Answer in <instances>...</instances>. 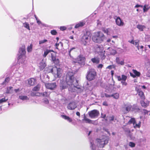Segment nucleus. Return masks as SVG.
<instances>
[{
    "instance_id": "obj_3",
    "label": "nucleus",
    "mask_w": 150,
    "mask_h": 150,
    "mask_svg": "<svg viewBox=\"0 0 150 150\" xmlns=\"http://www.w3.org/2000/svg\"><path fill=\"white\" fill-rule=\"evenodd\" d=\"M25 47L24 46H22L19 49L17 57L18 62L21 64L25 63Z\"/></svg>"
},
{
    "instance_id": "obj_19",
    "label": "nucleus",
    "mask_w": 150,
    "mask_h": 150,
    "mask_svg": "<svg viewBox=\"0 0 150 150\" xmlns=\"http://www.w3.org/2000/svg\"><path fill=\"white\" fill-rule=\"evenodd\" d=\"M95 50L97 52H102L103 48L102 45H97L95 47Z\"/></svg>"
},
{
    "instance_id": "obj_35",
    "label": "nucleus",
    "mask_w": 150,
    "mask_h": 150,
    "mask_svg": "<svg viewBox=\"0 0 150 150\" xmlns=\"http://www.w3.org/2000/svg\"><path fill=\"white\" fill-rule=\"evenodd\" d=\"M23 25L24 27L26 28L28 30H30L29 25L28 23L25 22L23 23Z\"/></svg>"
},
{
    "instance_id": "obj_14",
    "label": "nucleus",
    "mask_w": 150,
    "mask_h": 150,
    "mask_svg": "<svg viewBox=\"0 0 150 150\" xmlns=\"http://www.w3.org/2000/svg\"><path fill=\"white\" fill-rule=\"evenodd\" d=\"M116 23L119 26H123L124 25V23L120 17H117L115 19Z\"/></svg>"
},
{
    "instance_id": "obj_24",
    "label": "nucleus",
    "mask_w": 150,
    "mask_h": 150,
    "mask_svg": "<svg viewBox=\"0 0 150 150\" xmlns=\"http://www.w3.org/2000/svg\"><path fill=\"white\" fill-rule=\"evenodd\" d=\"M91 61L94 63L98 64L100 62V59L97 57H95L92 58Z\"/></svg>"
},
{
    "instance_id": "obj_51",
    "label": "nucleus",
    "mask_w": 150,
    "mask_h": 150,
    "mask_svg": "<svg viewBox=\"0 0 150 150\" xmlns=\"http://www.w3.org/2000/svg\"><path fill=\"white\" fill-rule=\"evenodd\" d=\"M51 58H52V60L53 61H54L55 60V56L53 54H52V53L51 54Z\"/></svg>"
},
{
    "instance_id": "obj_9",
    "label": "nucleus",
    "mask_w": 150,
    "mask_h": 150,
    "mask_svg": "<svg viewBox=\"0 0 150 150\" xmlns=\"http://www.w3.org/2000/svg\"><path fill=\"white\" fill-rule=\"evenodd\" d=\"M85 60V58L82 55H80L73 61L74 63H78L81 65H84Z\"/></svg>"
},
{
    "instance_id": "obj_60",
    "label": "nucleus",
    "mask_w": 150,
    "mask_h": 150,
    "mask_svg": "<svg viewBox=\"0 0 150 150\" xmlns=\"http://www.w3.org/2000/svg\"><path fill=\"white\" fill-rule=\"evenodd\" d=\"M21 90L19 88L16 89H14V91L16 93H17L18 92L20 91Z\"/></svg>"
},
{
    "instance_id": "obj_64",
    "label": "nucleus",
    "mask_w": 150,
    "mask_h": 150,
    "mask_svg": "<svg viewBox=\"0 0 150 150\" xmlns=\"http://www.w3.org/2000/svg\"><path fill=\"white\" fill-rule=\"evenodd\" d=\"M59 43H56L55 44V46L57 49V47L59 46Z\"/></svg>"
},
{
    "instance_id": "obj_53",
    "label": "nucleus",
    "mask_w": 150,
    "mask_h": 150,
    "mask_svg": "<svg viewBox=\"0 0 150 150\" xmlns=\"http://www.w3.org/2000/svg\"><path fill=\"white\" fill-rule=\"evenodd\" d=\"M37 21V23H38V25L41 24L42 25V23L41 21L38 19H37L36 20Z\"/></svg>"
},
{
    "instance_id": "obj_42",
    "label": "nucleus",
    "mask_w": 150,
    "mask_h": 150,
    "mask_svg": "<svg viewBox=\"0 0 150 150\" xmlns=\"http://www.w3.org/2000/svg\"><path fill=\"white\" fill-rule=\"evenodd\" d=\"M128 145L130 147L133 148L135 146L136 144L135 143L132 142H129Z\"/></svg>"
},
{
    "instance_id": "obj_49",
    "label": "nucleus",
    "mask_w": 150,
    "mask_h": 150,
    "mask_svg": "<svg viewBox=\"0 0 150 150\" xmlns=\"http://www.w3.org/2000/svg\"><path fill=\"white\" fill-rule=\"evenodd\" d=\"M8 99H5V98H3L2 99L0 100V103H1L3 102H6Z\"/></svg>"
},
{
    "instance_id": "obj_26",
    "label": "nucleus",
    "mask_w": 150,
    "mask_h": 150,
    "mask_svg": "<svg viewBox=\"0 0 150 150\" xmlns=\"http://www.w3.org/2000/svg\"><path fill=\"white\" fill-rule=\"evenodd\" d=\"M13 87L12 86L7 87L6 90V93L7 94L12 93L13 91Z\"/></svg>"
},
{
    "instance_id": "obj_20",
    "label": "nucleus",
    "mask_w": 150,
    "mask_h": 150,
    "mask_svg": "<svg viewBox=\"0 0 150 150\" xmlns=\"http://www.w3.org/2000/svg\"><path fill=\"white\" fill-rule=\"evenodd\" d=\"M46 66L45 62L42 60L39 64L38 66L40 70H42Z\"/></svg>"
},
{
    "instance_id": "obj_58",
    "label": "nucleus",
    "mask_w": 150,
    "mask_h": 150,
    "mask_svg": "<svg viewBox=\"0 0 150 150\" xmlns=\"http://www.w3.org/2000/svg\"><path fill=\"white\" fill-rule=\"evenodd\" d=\"M103 105H105V106H108V104L107 103L106 101L104 102L103 103Z\"/></svg>"
},
{
    "instance_id": "obj_46",
    "label": "nucleus",
    "mask_w": 150,
    "mask_h": 150,
    "mask_svg": "<svg viewBox=\"0 0 150 150\" xmlns=\"http://www.w3.org/2000/svg\"><path fill=\"white\" fill-rule=\"evenodd\" d=\"M49 93L46 91L42 93V95L45 97H48L49 96Z\"/></svg>"
},
{
    "instance_id": "obj_15",
    "label": "nucleus",
    "mask_w": 150,
    "mask_h": 150,
    "mask_svg": "<svg viewBox=\"0 0 150 150\" xmlns=\"http://www.w3.org/2000/svg\"><path fill=\"white\" fill-rule=\"evenodd\" d=\"M49 78L50 77L49 76L46 74H44L40 76V79L45 84V83H47L46 82L49 81Z\"/></svg>"
},
{
    "instance_id": "obj_33",
    "label": "nucleus",
    "mask_w": 150,
    "mask_h": 150,
    "mask_svg": "<svg viewBox=\"0 0 150 150\" xmlns=\"http://www.w3.org/2000/svg\"><path fill=\"white\" fill-rule=\"evenodd\" d=\"M108 119L109 121L110 122H111L112 121L115 122V121L116 120V118H115V116L113 115L109 116L108 117Z\"/></svg>"
},
{
    "instance_id": "obj_39",
    "label": "nucleus",
    "mask_w": 150,
    "mask_h": 150,
    "mask_svg": "<svg viewBox=\"0 0 150 150\" xmlns=\"http://www.w3.org/2000/svg\"><path fill=\"white\" fill-rule=\"evenodd\" d=\"M33 48V45L32 44H31L30 45L28 46L27 47V51L29 52H31Z\"/></svg>"
},
{
    "instance_id": "obj_11",
    "label": "nucleus",
    "mask_w": 150,
    "mask_h": 150,
    "mask_svg": "<svg viewBox=\"0 0 150 150\" xmlns=\"http://www.w3.org/2000/svg\"><path fill=\"white\" fill-rule=\"evenodd\" d=\"M132 105L129 103H127L124 104L122 108L123 111L125 113H128L130 111H131Z\"/></svg>"
},
{
    "instance_id": "obj_45",
    "label": "nucleus",
    "mask_w": 150,
    "mask_h": 150,
    "mask_svg": "<svg viewBox=\"0 0 150 150\" xmlns=\"http://www.w3.org/2000/svg\"><path fill=\"white\" fill-rule=\"evenodd\" d=\"M59 28L61 30L63 31L66 30L67 29V28L65 26H61Z\"/></svg>"
},
{
    "instance_id": "obj_43",
    "label": "nucleus",
    "mask_w": 150,
    "mask_h": 150,
    "mask_svg": "<svg viewBox=\"0 0 150 150\" xmlns=\"http://www.w3.org/2000/svg\"><path fill=\"white\" fill-rule=\"evenodd\" d=\"M139 41H134V43L133 44L134 45H136V47H137L138 50L139 49V45L138 44V42Z\"/></svg>"
},
{
    "instance_id": "obj_37",
    "label": "nucleus",
    "mask_w": 150,
    "mask_h": 150,
    "mask_svg": "<svg viewBox=\"0 0 150 150\" xmlns=\"http://www.w3.org/2000/svg\"><path fill=\"white\" fill-rule=\"evenodd\" d=\"M132 71L136 77H138L140 76V74L139 72L134 69H133Z\"/></svg>"
},
{
    "instance_id": "obj_1",
    "label": "nucleus",
    "mask_w": 150,
    "mask_h": 150,
    "mask_svg": "<svg viewBox=\"0 0 150 150\" xmlns=\"http://www.w3.org/2000/svg\"><path fill=\"white\" fill-rule=\"evenodd\" d=\"M74 71H69L67 74L66 81L63 79L60 80V87L61 89H64L69 87V91L74 92L77 89H80L78 85V81L74 77Z\"/></svg>"
},
{
    "instance_id": "obj_32",
    "label": "nucleus",
    "mask_w": 150,
    "mask_h": 150,
    "mask_svg": "<svg viewBox=\"0 0 150 150\" xmlns=\"http://www.w3.org/2000/svg\"><path fill=\"white\" fill-rule=\"evenodd\" d=\"M137 28L140 31H143L144 29L145 28V26L144 25H138L137 26Z\"/></svg>"
},
{
    "instance_id": "obj_52",
    "label": "nucleus",
    "mask_w": 150,
    "mask_h": 150,
    "mask_svg": "<svg viewBox=\"0 0 150 150\" xmlns=\"http://www.w3.org/2000/svg\"><path fill=\"white\" fill-rule=\"evenodd\" d=\"M44 103L45 104H47L49 103V101L46 98L44 99Z\"/></svg>"
},
{
    "instance_id": "obj_29",
    "label": "nucleus",
    "mask_w": 150,
    "mask_h": 150,
    "mask_svg": "<svg viewBox=\"0 0 150 150\" xmlns=\"http://www.w3.org/2000/svg\"><path fill=\"white\" fill-rule=\"evenodd\" d=\"M83 120H85V122L86 123L94 124V122L86 118L85 116H84V119Z\"/></svg>"
},
{
    "instance_id": "obj_59",
    "label": "nucleus",
    "mask_w": 150,
    "mask_h": 150,
    "mask_svg": "<svg viewBox=\"0 0 150 150\" xmlns=\"http://www.w3.org/2000/svg\"><path fill=\"white\" fill-rule=\"evenodd\" d=\"M97 25L98 26L101 25V22L99 20H98L97 21Z\"/></svg>"
},
{
    "instance_id": "obj_13",
    "label": "nucleus",
    "mask_w": 150,
    "mask_h": 150,
    "mask_svg": "<svg viewBox=\"0 0 150 150\" xmlns=\"http://www.w3.org/2000/svg\"><path fill=\"white\" fill-rule=\"evenodd\" d=\"M45 85L47 88L51 90H54L57 86L56 83L55 82L45 83Z\"/></svg>"
},
{
    "instance_id": "obj_7",
    "label": "nucleus",
    "mask_w": 150,
    "mask_h": 150,
    "mask_svg": "<svg viewBox=\"0 0 150 150\" xmlns=\"http://www.w3.org/2000/svg\"><path fill=\"white\" fill-rule=\"evenodd\" d=\"M131 124H133V127L135 129L139 128L141 126V121H136L134 118H131L127 123L128 125Z\"/></svg>"
},
{
    "instance_id": "obj_40",
    "label": "nucleus",
    "mask_w": 150,
    "mask_h": 150,
    "mask_svg": "<svg viewBox=\"0 0 150 150\" xmlns=\"http://www.w3.org/2000/svg\"><path fill=\"white\" fill-rule=\"evenodd\" d=\"M111 96H112V97H113L114 98L117 99L118 98L119 95V93H116L111 95Z\"/></svg>"
},
{
    "instance_id": "obj_6",
    "label": "nucleus",
    "mask_w": 150,
    "mask_h": 150,
    "mask_svg": "<svg viewBox=\"0 0 150 150\" xmlns=\"http://www.w3.org/2000/svg\"><path fill=\"white\" fill-rule=\"evenodd\" d=\"M96 142L97 143V146L99 148H103L108 144V140L106 137H105L102 139H97Z\"/></svg>"
},
{
    "instance_id": "obj_21",
    "label": "nucleus",
    "mask_w": 150,
    "mask_h": 150,
    "mask_svg": "<svg viewBox=\"0 0 150 150\" xmlns=\"http://www.w3.org/2000/svg\"><path fill=\"white\" fill-rule=\"evenodd\" d=\"M35 82V80L33 78H31L28 80V84L30 86L33 85Z\"/></svg>"
},
{
    "instance_id": "obj_38",
    "label": "nucleus",
    "mask_w": 150,
    "mask_h": 150,
    "mask_svg": "<svg viewBox=\"0 0 150 150\" xmlns=\"http://www.w3.org/2000/svg\"><path fill=\"white\" fill-rule=\"evenodd\" d=\"M150 7H148V5H145L143 6V11L145 12L147 11L150 8Z\"/></svg>"
},
{
    "instance_id": "obj_41",
    "label": "nucleus",
    "mask_w": 150,
    "mask_h": 150,
    "mask_svg": "<svg viewBox=\"0 0 150 150\" xmlns=\"http://www.w3.org/2000/svg\"><path fill=\"white\" fill-rule=\"evenodd\" d=\"M124 130L125 132L127 133V134H129V136L131 138V139H132V138L131 137V135L130 134V130L128 128H125L124 129Z\"/></svg>"
},
{
    "instance_id": "obj_31",
    "label": "nucleus",
    "mask_w": 150,
    "mask_h": 150,
    "mask_svg": "<svg viewBox=\"0 0 150 150\" xmlns=\"http://www.w3.org/2000/svg\"><path fill=\"white\" fill-rule=\"evenodd\" d=\"M116 62L118 64H120L121 65H123L124 64V62L123 60L120 61V59L119 57H117L116 58Z\"/></svg>"
},
{
    "instance_id": "obj_36",
    "label": "nucleus",
    "mask_w": 150,
    "mask_h": 150,
    "mask_svg": "<svg viewBox=\"0 0 150 150\" xmlns=\"http://www.w3.org/2000/svg\"><path fill=\"white\" fill-rule=\"evenodd\" d=\"M50 52V50H49L47 49L44 50V53L43 55L44 57H45Z\"/></svg>"
},
{
    "instance_id": "obj_54",
    "label": "nucleus",
    "mask_w": 150,
    "mask_h": 150,
    "mask_svg": "<svg viewBox=\"0 0 150 150\" xmlns=\"http://www.w3.org/2000/svg\"><path fill=\"white\" fill-rule=\"evenodd\" d=\"M103 66V64H100L98 65V66L97 67L98 68L101 69L102 68Z\"/></svg>"
},
{
    "instance_id": "obj_27",
    "label": "nucleus",
    "mask_w": 150,
    "mask_h": 150,
    "mask_svg": "<svg viewBox=\"0 0 150 150\" xmlns=\"http://www.w3.org/2000/svg\"><path fill=\"white\" fill-rule=\"evenodd\" d=\"M61 117L67 120L69 122H71L72 121L71 118L65 115H62Z\"/></svg>"
},
{
    "instance_id": "obj_48",
    "label": "nucleus",
    "mask_w": 150,
    "mask_h": 150,
    "mask_svg": "<svg viewBox=\"0 0 150 150\" xmlns=\"http://www.w3.org/2000/svg\"><path fill=\"white\" fill-rule=\"evenodd\" d=\"M47 40L46 39L43 40H40L39 42V44H43L45 42H47Z\"/></svg>"
},
{
    "instance_id": "obj_18",
    "label": "nucleus",
    "mask_w": 150,
    "mask_h": 150,
    "mask_svg": "<svg viewBox=\"0 0 150 150\" xmlns=\"http://www.w3.org/2000/svg\"><path fill=\"white\" fill-rule=\"evenodd\" d=\"M140 110L139 107L136 105H132L131 111L134 112H139Z\"/></svg>"
},
{
    "instance_id": "obj_44",
    "label": "nucleus",
    "mask_w": 150,
    "mask_h": 150,
    "mask_svg": "<svg viewBox=\"0 0 150 150\" xmlns=\"http://www.w3.org/2000/svg\"><path fill=\"white\" fill-rule=\"evenodd\" d=\"M109 29H107L105 28H103L102 29L103 31L105 33L107 34H108V33L109 31Z\"/></svg>"
},
{
    "instance_id": "obj_34",
    "label": "nucleus",
    "mask_w": 150,
    "mask_h": 150,
    "mask_svg": "<svg viewBox=\"0 0 150 150\" xmlns=\"http://www.w3.org/2000/svg\"><path fill=\"white\" fill-rule=\"evenodd\" d=\"M40 87V85L38 84L33 89V91H37L39 90Z\"/></svg>"
},
{
    "instance_id": "obj_16",
    "label": "nucleus",
    "mask_w": 150,
    "mask_h": 150,
    "mask_svg": "<svg viewBox=\"0 0 150 150\" xmlns=\"http://www.w3.org/2000/svg\"><path fill=\"white\" fill-rule=\"evenodd\" d=\"M77 107L76 105L75 102H72L70 103L67 105V108L70 110H73Z\"/></svg>"
},
{
    "instance_id": "obj_25",
    "label": "nucleus",
    "mask_w": 150,
    "mask_h": 150,
    "mask_svg": "<svg viewBox=\"0 0 150 150\" xmlns=\"http://www.w3.org/2000/svg\"><path fill=\"white\" fill-rule=\"evenodd\" d=\"M149 101H146V102L144 101H142L141 102V104L142 106L145 108L147 107L149 105Z\"/></svg>"
},
{
    "instance_id": "obj_63",
    "label": "nucleus",
    "mask_w": 150,
    "mask_h": 150,
    "mask_svg": "<svg viewBox=\"0 0 150 150\" xmlns=\"http://www.w3.org/2000/svg\"><path fill=\"white\" fill-rule=\"evenodd\" d=\"M76 115L77 116H79V117H80V113L79 112H76Z\"/></svg>"
},
{
    "instance_id": "obj_17",
    "label": "nucleus",
    "mask_w": 150,
    "mask_h": 150,
    "mask_svg": "<svg viewBox=\"0 0 150 150\" xmlns=\"http://www.w3.org/2000/svg\"><path fill=\"white\" fill-rule=\"evenodd\" d=\"M136 90L137 91L139 96L142 99H144V96L143 92L137 87L136 88Z\"/></svg>"
},
{
    "instance_id": "obj_10",
    "label": "nucleus",
    "mask_w": 150,
    "mask_h": 150,
    "mask_svg": "<svg viewBox=\"0 0 150 150\" xmlns=\"http://www.w3.org/2000/svg\"><path fill=\"white\" fill-rule=\"evenodd\" d=\"M127 77V76L124 75H122L121 76H116L118 80L121 81V83L123 86H126L127 85V83L126 82Z\"/></svg>"
},
{
    "instance_id": "obj_61",
    "label": "nucleus",
    "mask_w": 150,
    "mask_h": 150,
    "mask_svg": "<svg viewBox=\"0 0 150 150\" xmlns=\"http://www.w3.org/2000/svg\"><path fill=\"white\" fill-rule=\"evenodd\" d=\"M130 76L133 77V78H135L136 77V76H135V75L134 74H133L132 73H130Z\"/></svg>"
},
{
    "instance_id": "obj_5",
    "label": "nucleus",
    "mask_w": 150,
    "mask_h": 150,
    "mask_svg": "<svg viewBox=\"0 0 150 150\" xmlns=\"http://www.w3.org/2000/svg\"><path fill=\"white\" fill-rule=\"evenodd\" d=\"M48 69L49 70L48 72L52 73L55 78H60L61 76V69L60 68H57L56 67H50Z\"/></svg>"
},
{
    "instance_id": "obj_56",
    "label": "nucleus",
    "mask_w": 150,
    "mask_h": 150,
    "mask_svg": "<svg viewBox=\"0 0 150 150\" xmlns=\"http://www.w3.org/2000/svg\"><path fill=\"white\" fill-rule=\"evenodd\" d=\"M105 96L106 97H112L111 95H109L106 93H105Z\"/></svg>"
},
{
    "instance_id": "obj_55",
    "label": "nucleus",
    "mask_w": 150,
    "mask_h": 150,
    "mask_svg": "<svg viewBox=\"0 0 150 150\" xmlns=\"http://www.w3.org/2000/svg\"><path fill=\"white\" fill-rule=\"evenodd\" d=\"M75 49V47H73V48H71L70 49L69 51V55L70 56V52H71L72 50H74Z\"/></svg>"
},
{
    "instance_id": "obj_47",
    "label": "nucleus",
    "mask_w": 150,
    "mask_h": 150,
    "mask_svg": "<svg viewBox=\"0 0 150 150\" xmlns=\"http://www.w3.org/2000/svg\"><path fill=\"white\" fill-rule=\"evenodd\" d=\"M50 33L51 34L53 35H56L57 33V32L55 30H51Z\"/></svg>"
},
{
    "instance_id": "obj_23",
    "label": "nucleus",
    "mask_w": 150,
    "mask_h": 150,
    "mask_svg": "<svg viewBox=\"0 0 150 150\" xmlns=\"http://www.w3.org/2000/svg\"><path fill=\"white\" fill-rule=\"evenodd\" d=\"M10 80V78L9 77H6L4 81L1 83V85H6L9 82Z\"/></svg>"
},
{
    "instance_id": "obj_2",
    "label": "nucleus",
    "mask_w": 150,
    "mask_h": 150,
    "mask_svg": "<svg viewBox=\"0 0 150 150\" xmlns=\"http://www.w3.org/2000/svg\"><path fill=\"white\" fill-rule=\"evenodd\" d=\"M105 39V37L101 32L98 31L94 33L92 38L93 41L96 43H101Z\"/></svg>"
},
{
    "instance_id": "obj_22",
    "label": "nucleus",
    "mask_w": 150,
    "mask_h": 150,
    "mask_svg": "<svg viewBox=\"0 0 150 150\" xmlns=\"http://www.w3.org/2000/svg\"><path fill=\"white\" fill-rule=\"evenodd\" d=\"M85 23L81 21L79 22L75 26V28H77L80 27H81L84 25Z\"/></svg>"
},
{
    "instance_id": "obj_28",
    "label": "nucleus",
    "mask_w": 150,
    "mask_h": 150,
    "mask_svg": "<svg viewBox=\"0 0 150 150\" xmlns=\"http://www.w3.org/2000/svg\"><path fill=\"white\" fill-rule=\"evenodd\" d=\"M18 98L22 100H29V98L26 96H20Z\"/></svg>"
},
{
    "instance_id": "obj_57",
    "label": "nucleus",
    "mask_w": 150,
    "mask_h": 150,
    "mask_svg": "<svg viewBox=\"0 0 150 150\" xmlns=\"http://www.w3.org/2000/svg\"><path fill=\"white\" fill-rule=\"evenodd\" d=\"M106 115L105 114H103L102 113H101V117L104 118L106 117Z\"/></svg>"
},
{
    "instance_id": "obj_12",
    "label": "nucleus",
    "mask_w": 150,
    "mask_h": 150,
    "mask_svg": "<svg viewBox=\"0 0 150 150\" xmlns=\"http://www.w3.org/2000/svg\"><path fill=\"white\" fill-rule=\"evenodd\" d=\"M99 111L96 110H94L88 112V114L91 118H93L97 117L99 115Z\"/></svg>"
},
{
    "instance_id": "obj_30",
    "label": "nucleus",
    "mask_w": 150,
    "mask_h": 150,
    "mask_svg": "<svg viewBox=\"0 0 150 150\" xmlns=\"http://www.w3.org/2000/svg\"><path fill=\"white\" fill-rule=\"evenodd\" d=\"M90 147L91 149V150H96V146L94 143L93 140H91L90 141Z\"/></svg>"
},
{
    "instance_id": "obj_50",
    "label": "nucleus",
    "mask_w": 150,
    "mask_h": 150,
    "mask_svg": "<svg viewBox=\"0 0 150 150\" xmlns=\"http://www.w3.org/2000/svg\"><path fill=\"white\" fill-rule=\"evenodd\" d=\"M117 53L116 51L114 50H112L111 52L110 53L111 54L114 55Z\"/></svg>"
},
{
    "instance_id": "obj_62",
    "label": "nucleus",
    "mask_w": 150,
    "mask_h": 150,
    "mask_svg": "<svg viewBox=\"0 0 150 150\" xmlns=\"http://www.w3.org/2000/svg\"><path fill=\"white\" fill-rule=\"evenodd\" d=\"M107 69H111L112 68V65H109L106 68Z\"/></svg>"
},
{
    "instance_id": "obj_8",
    "label": "nucleus",
    "mask_w": 150,
    "mask_h": 150,
    "mask_svg": "<svg viewBox=\"0 0 150 150\" xmlns=\"http://www.w3.org/2000/svg\"><path fill=\"white\" fill-rule=\"evenodd\" d=\"M96 76V73L95 71L93 69H91L88 71L86 78L89 81H91L93 80Z\"/></svg>"
},
{
    "instance_id": "obj_4",
    "label": "nucleus",
    "mask_w": 150,
    "mask_h": 150,
    "mask_svg": "<svg viewBox=\"0 0 150 150\" xmlns=\"http://www.w3.org/2000/svg\"><path fill=\"white\" fill-rule=\"evenodd\" d=\"M90 32L87 30L84 32L81 35L80 41L82 44H83L84 45H86L87 43L90 39Z\"/></svg>"
}]
</instances>
